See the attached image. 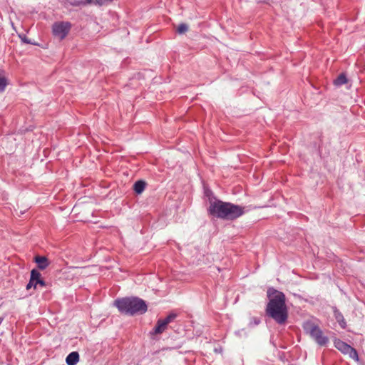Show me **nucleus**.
<instances>
[{"label":"nucleus","instance_id":"11","mask_svg":"<svg viewBox=\"0 0 365 365\" xmlns=\"http://www.w3.org/2000/svg\"><path fill=\"white\" fill-rule=\"evenodd\" d=\"M334 317L336 321L340 324L341 327L344 329L346 327V322L344 320V318L341 312L336 310L334 311Z\"/></svg>","mask_w":365,"mask_h":365},{"label":"nucleus","instance_id":"18","mask_svg":"<svg viewBox=\"0 0 365 365\" xmlns=\"http://www.w3.org/2000/svg\"><path fill=\"white\" fill-rule=\"evenodd\" d=\"M33 287V285L31 284V283H28V284L26 285V289L29 290L30 289L31 287Z\"/></svg>","mask_w":365,"mask_h":365},{"label":"nucleus","instance_id":"2","mask_svg":"<svg viewBox=\"0 0 365 365\" xmlns=\"http://www.w3.org/2000/svg\"><path fill=\"white\" fill-rule=\"evenodd\" d=\"M208 212L217 218L234 220L245 213V208L230 202L215 200L210 202Z\"/></svg>","mask_w":365,"mask_h":365},{"label":"nucleus","instance_id":"3","mask_svg":"<svg viewBox=\"0 0 365 365\" xmlns=\"http://www.w3.org/2000/svg\"><path fill=\"white\" fill-rule=\"evenodd\" d=\"M115 305L120 312L130 315L143 314L147 311L145 302L137 297L117 299Z\"/></svg>","mask_w":365,"mask_h":365},{"label":"nucleus","instance_id":"14","mask_svg":"<svg viewBox=\"0 0 365 365\" xmlns=\"http://www.w3.org/2000/svg\"><path fill=\"white\" fill-rule=\"evenodd\" d=\"M188 31V26L185 24H180L177 28V32L180 34H185Z\"/></svg>","mask_w":365,"mask_h":365},{"label":"nucleus","instance_id":"20","mask_svg":"<svg viewBox=\"0 0 365 365\" xmlns=\"http://www.w3.org/2000/svg\"><path fill=\"white\" fill-rule=\"evenodd\" d=\"M86 1L89 4L94 2V0H86Z\"/></svg>","mask_w":365,"mask_h":365},{"label":"nucleus","instance_id":"10","mask_svg":"<svg viewBox=\"0 0 365 365\" xmlns=\"http://www.w3.org/2000/svg\"><path fill=\"white\" fill-rule=\"evenodd\" d=\"M145 182L138 180L133 185V190L137 194H141L145 188Z\"/></svg>","mask_w":365,"mask_h":365},{"label":"nucleus","instance_id":"6","mask_svg":"<svg viewBox=\"0 0 365 365\" xmlns=\"http://www.w3.org/2000/svg\"><path fill=\"white\" fill-rule=\"evenodd\" d=\"M309 333L311 336L320 346H324L329 341L328 338L323 334L322 331L317 326L312 325L310 327Z\"/></svg>","mask_w":365,"mask_h":365},{"label":"nucleus","instance_id":"5","mask_svg":"<svg viewBox=\"0 0 365 365\" xmlns=\"http://www.w3.org/2000/svg\"><path fill=\"white\" fill-rule=\"evenodd\" d=\"M335 347L344 354H348L351 359L358 360V354L355 349L340 339L334 341Z\"/></svg>","mask_w":365,"mask_h":365},{"label":"nucleus","instance_id":"15","mask_svg":"<svg viewBox=\"0 0 365 365\" xmlns=\"http://www.w3.org/2000/svg\"><path fill=\"white\" fill-rule=\"evenodd\" d=\"M7 85V79L4 76H0V92H3Z\"/></svg>","mask_w":365,"mask_h":365},{"label":"nucleus","instance_id":"19","mask_svg":"<svg viewBox=\"0 0 365 365\" xmlns=\"http://www.w3.org/2000/svg\"><path fill=\"white\" fill-rule=\"evenodd\" d=\"M29 283H31V284H32V285H33V287H34L35 281H32L31 278H30Z\"/></svg>","mask_w":365,"mask_h":365},{"label":"nucleus","instance_id":"7","mask_svg":"<svg viewBox=\"0 0 365 365\" xmlns=\"http://www.w3.org/2000/svg\"><path fill=\"white\" fill-rule=\"evenodd\" d=\"M35 262L37 264L40 269H44L48 266V259L43 256L35 257Z\"/></svg>","mask_w":365,"mask_h":365},{"label":"nucleus","instance_id":"8","mask_svg":"<svg viewBox=\"0 0 365 365\" xmlns=\"http://www.w3.org/2000/svg\"><path fill=\"white\" fill-rule=\"evenodd\" d=\"M168 324L163 319H159L155 327L153 333L155 334H162L167 328Z\"/></svg>","mask_w":365,"mask_h":365},{"label":"nucleus","instance_id":"1","mask_svg":"<svg viewBox=\"0 0 365 365\" xmlns=\"http://www.w3.org/2000/svg\"><path fill=\"white\" fill-rule=\"evenodd\" d=\"M267 294L269 297L271 294H274V296L267 305V314L278 324H284L288 318L285 295L281 292L271 289H268Z\"/></svg>","mask_w":365,"mask_h":365},{"label":"nucleus","instance_id":"12","mask_svg":"<svg viewBox=\"0 0 365 365\" xmlns=\"http://www.w3.org/2000/svg\"><path fill=\"white\" fill-rule=\"evenodd\" d=\"M347 82L345 74L341 73L334 81L336 86H341Z\"/></svg>","mask_w":365,"mask_h":365},{"label":"nucleus","instance_id":"16","mask_svg":"<svg viewBox=\"0 0 365 365\" xmlns=\"http://www.w3.org/2000/svg\"><path fill=\"white\" fill-rule=\"evenodd\" d=\"M176 317L175 314H170L165 319H164V322H165L168 324L171 322L173 320H174Z\"/></svg>","mask_w":365,"mask_h":365},{"label":"nucleus","instance_id":"4","mask_svg":"<svg viewBox=\"0 0 365 365\" xmlns=\"http://www.w3.org/2000/svg\"><path fill=\"white\" fill-rule=\"evenodd\" d=\"M71 24L68 22H56L53 25L52 31L54 36L63 39L68 34Z\"/></svg>","mask_w":365,"mask_h":365},{"label":"nucleus","instance_id":"9","mask_svg":"<svg viewBox=\"0 0 365 365\" xmlns=\"http://www.w3.org/2000/svg\"><path fill=\"white\" fill-rule=\"evenodd\" d=\"M78 360H79V354L76 351H73V352L70 353L66 359V361L68 365H75L77 364Z\"/></svg>","mask_w":365,"mask_h":365},{"label":"nucleus","instance_id":"17","mask_svg":"<svg viewBox=\"0 0 365 365\" xmlns=\"http://www.w3.org/2000/svg\"><path fill=\"white\" fill-rule=\"evenodd\" d=\"M38 284H39V285H40V286H41V287H44V286L46 285V283H45V282H44L43 279H39L38 281H37V282H36V284H34V289H36V286H37Z\"/></svg>","mask_w":365,"mask_h":365},{"label":"nucleus","instance_id":"13","mask_svg":"<svg viewBox=\"0 0 365 365\" xmlns=\"http://www.w3.org/2000/svg\"><path fill=\"white\" fill-rule=\"evenodd\" d=\"M32 281H35V283L37 282L41 279V273L36 270L33 269L31 272V277Z\"/></svg>","mask_w":365,"mask_h":365}]
</instances>
